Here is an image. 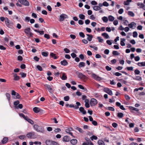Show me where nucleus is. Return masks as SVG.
<instances>
[{"mask_svg":"<svg viewBox=\"0 0 145 145\" xmlns=\"http://www.w3.org/2000/svg\"><path fill=\"white\" fill-rule=\"evenodd\" d=\"M69 96H65L64 98V100L65 101H67L69 100Z\"/></svg>","mask_w":145,"mask_h":145,"instance_id":"nucleus-48","label":"nucleus"},{"mask_svg":"<svg viewBox=\"0 0 145 145\" xmlns=\"http://www.w3.org/2000/svg\"><path fill=\"white\" fill-rule=\"evenodd\" d=\"M102 35L104 37L108 39L109 38V36L108 34L106 33H104L102 34Z\"/></svg>","mask_w":145,"mask_h":145,"instance_id":"nucleus-24","label":"nucleus"},{"mask_svg":"<svg viewBox=\"0 0 145 145\" xmlns=\"http://www.w3.org/2000/svg\"><path fill=\"white\" fill-rule=\"evenodd\" d=\"M23 107V105L22 104H20L19 105L16 107V108H19L20 109H21Z\"/></svg>","mask_w":145,"mask_h":145,"instance_id":"nucleus-63","label":"nucleus"},{"mask_svg":"<svg viewBox=\"0 0 145 145\" xmlns=\"http://www.w3.org/2000/svg\"><path fill=\"white\" fill-rule=\"evenodd\" d=\"M123 114L121 112H119L118 113L117 116L119 118H121L123 116Z\"/></svg>","mask_w":145,"mask_h":145,"instance_id":"nucleus-32","label":"nucleus"},{"mask_svg":"<svg viewBox=\"0 0 145 145\" xmlns=\"http://www.w3.org/2000/svg\"><path fill=\"white\" fill-rule=\"evenodd\" d=\"M26 136L27 138L30 139H34L36 138V136L35 135V133L34 132H29L26 134Z\"/></svg>","mask_w":145,"mask_h":145,"instance_id":"nucleus-2","label":"nucleus"},{"mask_svg":"<svg viewBox=\"0 0 145 145\" xmlns=\"http://www.w3.org/2000/svg\"><path fill=\"white\" fill-rule=\"evenodd\" d=\"M47 8L48 10L50 12H51L52 11V8L50 6V5H48L47 6Z\"/></svg>","mask_w":145,"mask_h":145,"instance_id":"nucleus-64","label":"nucleus"},{"mask_svg":"<svg viewBox=\"0 0 145 145\" xmlns=\"http://www.w3.org/2000/svg\"><path fill=\"white\" fill-rule=\"evenodd\" d=\"M25 120L27 121L29 123L31 124H34L33 121L32 120L28 118L27 117L26 118Z\"/></svg>","mask_w":145,"mask_h":145,"instance_id":"nucleus-31","label":"nucleus"},{"mask_svg":"<svg viewBox=\"0 0 145 145\" xmlns=\"http://www.w3.org/2000/svg\"><path fill=\"white\" fill-rule=\"evenodd\" d=\"M33 110L35 113H37L40 111V109L37 107H35L33 108Z\"/></svg>","mask_w":145,"mask_h":145,"instance_id":"nucleus-19","label":"nucleus"},{"mask_svg":"<svg viewBox=\"0 0 145 145\" xmlns=\"http://www.w3.org/2000/svg\"><path fill=\"white\" fill-rule=\"evenodd\" d=\"M106 70L108 71H110L111 69H112V68L111 67H110L109 66H106Z\"/></svg>","mask_w":145,"mask_h":145,"instance_id":"nucleus-61","label":"nucleus"},{"mask_svg":"<svg viewBox=\"0 0 145 145\" xmlns=\"http://www.w3.org/2000/svg\"><path fill=\"white\" fill-rule=\"evenodd\" d=\"M61 131L60 128H57L55 129L54 131L56 133H57L58 132L60 131Z\"/></svg>","mask_w":145,"mask_h":145,"instance_id":"nucleus-45","label":"nucleus"},{"mask_svg":"<svg viewBox=\"0 0 145 145\" xmlns=\"http://www.w3.org/2000/svg\"><path fill=\"white\" fill-rule=\"evenodd\" d=\"M33 128L37 132L43 133L44 131V129L43 127L37 125H34Z\"/></svg>","mask_w":145,"mask_h":145,"instance_id":"nucleus-1","label":"nucleus"},{"mask_svg":"<svg viewBox=\"0 0 145 145\" xmlns=\"http://www.w3.org/2000/svg\"><path fill=\"white\" fill-rule=\"evenodd\" d=\"M93 9L95 10H100L101 9V8L98 6H95L93 7Z\"/></svg>","mask_w":145,"mask_h":145,"instance_id":"nucleus-27","label":"nucleus"},{"mask_svg":"<svg viewBox=\"0 0 145 145\" xmlns=\"http://www.w3.org/2000/svg\"><path fill=\"white\" fill-rule=\"evenodd\" d=\"M76 74L77 75L78 77L80 79L82 78H85L86 77L82 73L78 71H77L76 72Z\"/></svg>","mask_w":145,"mask_h":145,"instance_id":"nucleus-8","label":"nucleus"},{"mask_svg":"<svg viewBox=\"0 0 145 145\" xmlns=\"http://www.w3.org/2000/svg\"><path fill=\"white\" fill-rule=\"evenodd\" d=\"M42 55L44 56V57H47L48 56V52H42Z\"/></svg>","mask_w":145,"mask_h":145,"instance_id":"nucleus-40","label":"nucleus"},{"mask_svg":"<svg viewBox=\"0 0 145 145\" xmlns=\"http://www.w3.org/2000/svg\"><path fill=\"white\" fill-rule=\"evenodd\" d=\"M104 53L108 55L109 52V50L108 49H106L104 51Z\"/></svg>","mask_w":145,"mask_h":145,"instance_id":"nucleus-56","label":"nucleus"},{"mask_svg":"<svg viewBox=\"0 0 145 145\" xmlns=\"http://www.w3.org/2000/svg\"><path fill=\"white\" fill-rule=\"evenodd\" d=\"M76 104L77 105L76 106H74V108L75 109H78L79 108V106L81 105V104L80 103L77 102L76 103Z\"/></svg>","mask_w":145,"mask_h":145,"instance_id":"nucleus-23","label":"nucleus"},{"mask_svg":"<svg viewBox=\"0 0 145 145\" xmlns=\"http://www.w3.org/2000/svg\"><path fill=\"white\" fill-rule=\"evenodd\" d=\"M50 56H52V57H54V59H56L57 58V57L56 56V54L53 53H50Z\"/></svg>","mask_w":145,"mask_h":145,"instance_id":"nucleus-41","label":"nucleus"},{"mask_svg":"<svg viewBox=\"0 0 145 145\" xmlns=\"http://www.w3.org/2000/svg\"><path fill=\"white\" fill-rule=\"evenodd\" d=\"M24 32L27 36L28 35L29 33L31 32V29L30 27H27L24 30Z\"/></svg>","mask_w":145,"mask_h":145,"instance_id":"nucleus-12","label":"nucleus"},{"mask_svg":"<svg viewBox=\"0 0 145 145\" xmlns=\"http://www.w3.org/2000/svg\"><path fill=\"white\" fill-rule=\"evenodd\" d=\"M102 19L103 21L105 22L106 23L108 21V18L104 16L102 17Z\"/></svg>","mask_w":145,"mask_h":145,"instance_id":"nucleus-33","label":"nucleus"},{"mask_svg":"<svg viewBox=\"0 0 145 145\" xmlns=\"http://www.w3.org/2000/svg\"><path fill=\"white\" fill-rule=\"evenodd\" d=\"M123 10L122 8H120L118 11V13L119 14H122L123 12Z\"/></svg>","mask_w":145,"mask_h":145,"instance_id":"nucleus-62","label":"nucleus"},{"mask_svg":"<svg viewBox=\"0 0 145 145\" xmlns=\"http://www.w3.org/2000/svg\"><path fill=\"white\" fill-rule=\"evenodd\" d=\"M140 57L138 56H137L135 57V60L136 61H138L140 60Z\"/></svg>","mask_w":145,"mask_h":145,"instance_id":"nucleus-50","label":"nucleus"},{"mask_svg":"<svg viewBox=\"0 0 145 145\" xmlns=\"http://www.w3.org/2000/svg\"><path fill=\"white\" fill-rule=\"evenodd\" d=\"M6 96L7 97V98L8 99V101H9L10 99V94L9 93H6Z\"/></svg>","mask_w":145,"mask_h":145,"instance_id":"nucleus-55","label":"nucleus"},{"mask_svg":"<svg viewBox=\"0 0 145 145\" xmlns=\"http://www.w3.org/2000/svg\"><path fill=\"white\" fill-rule=\"evenodd\" d=\"M20 74L21 75L22 77L25 78L26 76V74L23 72H21L20 73Z\"/></svg>","mask_w":145,"mask_h":145,"instance_id":"nucleus-38","label":"nucleus"},{"mask_svg":"<svg viewBox=\"0 0 145 145\" xmlns=\"http://www.w3.org/2000/svg\"><path fill=\"white\" fill-rule=\"evenodd\" d=\"M70 139L69 136H66L63 138V141L64 142H68L70 141Z\"/></svg>","mask_w":145,"mask_h":145,"instance_id":"nucleus-11","label":"nucleus"},{"mask_svg":"<svg viewBox=\"0 0 145 145\" xmlns=\"http://www.w3.org/2000/svg\"><path fill=\"white\" fill-rule=\"evenodd\" d=\"M60 63L63 66L67 65L68 64V63L65 59H64L63 61H61Z\"/></svg>","mask_w":145,"mask_h":145,"instance_id":"nucleus-15","label":"nucleus"},{"mask_svg":"<svg viewBox=\"0 0 145 145\" xmlns=\"http://www.w3.org/2000/svg\"><path fill=\"white\" fill-rule=\"evenodd\" d=\"M104 91L109 95H111L112 94V91L108 88H105L104 89Z\"/></svg>","mask_w":145,"mask_h":145,"instance_id":"nucleus-9","label":"nucleus"},{"mask_svg":"<svg viewBox=\"0 0 145 145\" xmlns=\"http://www.w3.org/2000/svg\"><path fill=\"white\" fill-rule=\"evenodd\" d=\"M46 144L47 145H58V144L56 142L50 140H46Z\"/></svg>","mask_w":145,"mask_h":145,"instance_id":"nucleus-3","label":"nucleus"},{"mask_svg":"<svg viewBox=\"0 0 145 145\" xmlns=\"http://www.w3.org/2000/svg\"><path fill=\"white\" fill-rule=\"evenodd\" d=\"M132 110L136 111L137 112L139 110V109L138 108H135V107H131V108H130Z\"/></svg>","mask_w":145,"mask_h":145,"instance_id":"nucleus-59","label":"nucleus"},{"mask_svg":"<svg viewBox=\"0 0 145 145\" xmlns=\"http://www.w3.org/2000/svg\"><path fill=\"white\" fill-rule=\"evenodd\" d=\"M108 19L109 21L112 22L114 20V18L113 16L110 15L108 16Z\"/></svg>","mask_w":145,"mask_h":145,"instance_id":"nucleus-34","label":"nucleus"},{"mask_svg":"<svg viewBox=\"0 0 145 145\" xmlns=\"http://www.w3.org/2000/svg\"><path fill=\"white\" fill-rule=\"evenodd\" d=\"M79 18L82 20H84L85 19V16L82 14H80L79 15Z\"/></svg>","mask_w":145,"mask_h":145,"instance_id":"nucleus-35","label":"nucleus"},{"mask_svg":"<svg viewBox=\"0 0 145 145\" xmlns=\"http://www.w3.org/2000/svg\"><path fill=\"white\" fill-rule=\"evenodd\" d=\"M134 72L136 74H139L140 73V71L137 69L135 70Z\"/></svg>","mask_w":145,"mask_h":145,"instance_id":"nucleus-52","label":"nucleus"},{"mask_svg":"<svg viewBox=\"0 0 145 145\" xmlns=\"http://www.w3.org/2000/svg\"><path fill=\"white\" fill-rule=\"evenodd\" d=\"M44 86L48 90V91L50 93H52L53 89L52 85H50L48 84H45L44 85Z\"/></svg>","mask_w":145,"mask_h":145,"instance_id":"nucleus-5","label":"nucleus"},{"mask_svg":"<svg viewBox=\"0 0 145 145\" xmlns=\"http://www.w3.org/2000/svg\"><path fill=\"white\" fill-rule=\"evenodd\" d=\"M61 78L63 80H65L67 79V77L65 73L64 72L62 73V76Z\"/></svg>","mask_w":145,"mask_h":145,"instance_id":"nucleus-17","label":"nucleus"},{"mask_svg":"<svg viewBox=\"0 0 145 145\" xmlns=\"http://www.w3.org/2000/svg\"><path fill=\"white\" fill-rule=\"evenodd\" d=\"M125 41V39L124 38L121 39L120 44L122 46H124L125 45L124 42Z\"/></svg>","mask_w":145,"mask_h":145,"instance_id":"nucleus-18","label":"nucleus"},{"mask_svg":"<svg viewBox=\"0 0 145 145\" xmlns=\"http://www.w3.org/2000/svg\"><path fill=\"white\" fill-rule=\"evenodd\" d=\"M80 111L83 114H85L86 113V111L84 110V108L82 107H81L79 109Z\"/></svg>","mask_w":145,"mask_h":145,"instance_id":"nucleus-14","label":"nucleus"},{"mask_svg":"<svg viewBox=\"0 0 145 145\" xmlns=\"http://www.w3.org/2000/svg\"><path fill=\"white\" fill-rule=\"evenodd\" d=\"M128 14L131 17H134L135 16L134 13L132 11H129L128 12Z\"/></svg>","mask_w":145,"mask_h":145,"instance_id":"nucleus-28","label":"nucleus"},{"mask_svg":"<svg viewBox=\"0 0 145 145\" xmlns=\"http://www.w3.org/2000/svg\"><path fill=\"white\" fill-rule=\"evenodd\" d=\"M20 116L21 117H22L25 119L26 120V118H27V117H25V115L22 113H20L19 114Z\"/></svg>","mask_w":145,"mask_h":145,"instance_id":"nucleus-47","label":"nucleus"},{"mask_svg":"<svg viewBox=\"0 0 145 145\" xmlns=\"http://www.w3.org/2000/svg\"><path fill=\"white\" fill-rule=\"evenodd\" d=\"M37 68L40 71H42V68L39 65H37Z\"/></svg>","mask_w":145,"mask_h":145,"instance_id":"nucleus-51","label":"nucleus"},{"mask_svg":"<svg viewBox=\"0 0 145 145\" xmlns=\"http://www.w3.org/2000/svg\"><path fill=\"white\" fill-rule=\"evenodd\" d=\"M97 39L98 40V42H99L102 43L103 41V40L100 37H97Z\"/></svg>","mask_w":145,"mask_h":145,"instance_id":"nucleus-37","label":"nucleus"},{"mask_svg":"<svg viewBox=\"0 0 145 145\" xmlns=\"http://www.w3.org/2000/svg\"><path fill=\"white\" fill-rule=\"evenodd\" d=\"M99 145H105L104 142L101 140H99L98 142Z\"/></svg>","mask_w":145,"mask_h":145,"instance_id":"nucleus-36","label":"nucleus"},{"mask_svg":"<svg viewBox=\"0 0 145 145\" xmlns=\"http://www.w3.org/2000/svg\"><path fill=\"white\" fill-rule=\"evenodd\" d=\"M128 26L129 28L133 29L136 27V24L134 22H132L129 24Z\"/></svg>","mask_w":145,"mask_h":145,"instance_id":"nucleus-10","label":"nucleus"},{"mask_svg":"<svg viewBox=\"0 0 145 145\" xmlns=\"http://www.w3.org/2000/svg\"><path fill=\"white\" fill-rule=\"evenodd\" d=\"M8 140V138L7 137H4L3 138V140L2 141V143L3 144H5L7 142Z\"/></svg>","mask_w":145,"mask_h":145,"instance_id":"nucleus-21","label":"nucleus"},{"mask_svg":"<svg viewBox=\"0 0 145 145\" xmlns=\"http://www.w3.org/2000/svg\"><path fill=\"white\" fill-rule=\"evenodd\" d=\"M87 36H88V37L87 38V39L89 41H91L92 40V39L93 37V36L92 35H89L88 34H86Z\"/></svg>","mask_w":145,"mask_h":145,"instance_id":"nucleus-16","label":"nucleus"},{"mask_svg":"<svg viewBox=\"0 0 145 145\" xmlns=\"http://www.w3.org/2000/svg\"><path fill=\"white\" fill-rule=\"evenodd\" d=\"M64 51L66 53H69L70 52V50L67 48H65L64 49Z\"/></svg>","mask_w":145,"mask_h":145,"instance_id":"nucleus-46","label":"nucleus"},{"mask_svg":"<svg viewBox=\"0 0 145 145\" xmlns=\"http://www.w3.org/2000/svg\"><path fill=\"white\" fill-rule=\"evenodd\" d=\"M91 3L93 5H96L97 4V3L95 1H91Z\"/></svg>","mask_w":145,"mask_h":145,"instance_id":"nucleus-58","label":"nucleus"},{"mask_svg":"<svg viewBox=\"0 0 145 145\" xmlns=\"http://www.w3.org/2000/svg\"><path fill=\"white\" fill-rule=\"evenodd\" d=\"M18 1L22 4L26 6L29 5V2L27 0H18Z\"/></svg>","mask_w":145,"mask_h":145,"instance_id":"nucleus-4","label":"nucleus"},{"mask_svg":"<svg viewBox=\"0 0 145 145\" xmlns=\"http://www.w3.org/2000/svg\"><path fill=\"white\" fill-rule=\"evenodd\" d=\"M137 33L136 31H134L133 33V36L134 37H137Z\"/></svg>","mask_w":145,"mask_h":145,"instance_id":"nucleus-42","label":"nucleus"},{"mask_svg":"<svg viewBox=\"0 0 145 145\" xmlns=\"http://www.w3.org/2000/svg\"><path fill=\"white\" fill-rule=\"evenodd\" d=\"M25 136L24 135H21L19 136V138L21 139H23L25 138Z\"/></svg>","mask_w":145,"mask_h":145,"instance_id":"nucleus-60","label":"nucleus"},{"mask_svg":"<svg viewBox=\"0 0 145 145\" xmlns=\"http://www.w3.org/2000/svg\"><path fill=\"white\" fill-rule=\"evenodd\" d=\"M135 79L139 80H142L141 78L139 76H136V78Z\"/></svg>","mask_w":145,"mask_h":145,"instance_id":"nucleus-49","label":"nucleus"},{"mask_svg":"<svg viewBox=\"0 0 145 145\" xmlns=\"http://www.w3.org/2000/svg\"><path fill=\"white\" fill-rule=\"evenodd\" d=\"M90 138L91 139V140H93V139L95 140H97V137L96 136L93 135L90 137Z\"/></svg>","mask_w":145,"mask_h":145,"instance_id":"nucleus-43","label":"nucleus"},{"mask_svg":"<svg viewBox=\"0 0 145 145\" xmlns=\"http://www.w3.org/2000/svg\"><path fill=\"white\" fill-rule=\"evenodd\" d=\"M97 103V101L95 99L93 98L91 99L90 103L91 106H95Z\"/></svg>","mask_w":145,"mask_h":145,"instance_id":"nucleus-6","label":"nucleus"},{"mask_svg":"<svg viewBox=\"0 0 145 145\" xmlns=\"http://www.w3.org/2000/svg\"><path fill=\"white\" fill-rule=\"evenodd\" d=\"M68 18L67 16L65 14H62L59 17V21H63L65 19Z\"/></svg>","mask_w":145,"mask_h":145,"instance_id":"nucleus-7","label":"nucleus"},{"mask_svg":"<svg viewBox=\"0 0 145 145\" xmlns=\"http://www.w3.org/2000/svg\"><path fill=\"white\" fill-rule=\"evenodd\" d=\"M76 129L77 130H78L80 133H83V130L80 128L79 127H77L76 128Z\"/></svg>","mask_w":145,"mask_h":145,"instance_id":"nucleus-53","label":"nucleus"},{"mask_svg":"<svg viewBox=\"0 0 145 145\" xmlns=\"http://www.w3.org/2000/svg\"><path fill=\"white\" fill-rule=\"evenodd\" d=\"M73 129L71 127L68 128V129H66L65 130V131L66 133H69V134L71 135L73 137L72 133L70 132V131H72Z\"/></svg>","mask_w":145,"mask_h":145,"instance_id":"nucleus-13","label":"nucleus"},{"mask_svg":"<svg viewBox=\"0 0 145 145\" xmlns=\"http://www.w3.org/2000/svg\"><path fill=\"white\" fill-rule=\"evenodd\" d=\"M103 5L105 7H108L109 5V4L106 1H105L103 3Z\"/></svg>","mask_w":145,"mask_h":145,"instance_id":"nucleus-44","label":"nucleus"},{"mask_svg":"<svg viewBox=\"0 0 145 145\" xmlns=\"http://www.w3.org/2000/svg\"><path fill=\"white\" fill-rule=\"evenodd\" d=\"M79 34L80 36L81 37H82L83 38L84 37L85 35L83 33H82V32H80L79 33Z\"/></svg>","mask_w":145,"mask_h":145,"instance_id":"nucleus-57","label":"nucleus"},{"mask_svg":"<svg viewBox=\"0 0 145 145\" xmlns=\"http://www.w3.org/2000/svg\"><path fill=\"white\" fill-rule=\"evenodd\" d=\"M119 29L121 30H124L125 32H127V27H125V28L123 27L122 25H121L120 26L119 28Z\"/></svg>","mask_w":145,"mask_h":145,"instance_id":"nucleus-29","label":"nucleus"},{"mask_svg":"<svg viewBox=\"0 0 145 145\" xmlns=\"http://www.w3.org/2000/svg\"><path fill=\"white\" fill-rule=\"evenodd\" d=\"M77 142V140L76 139H73L71 140V143L73 145L76 144Z\"/></svg>","mask_w":145,"mask_h":145,"instance_id":"nucleus-22","label":"nucleus"},{"mask_svg":"<svg viewBox=\"0 0 145 145\" xmlns=\"http://www.w3.org/2000/svg\"><path fill=\"white\" fill-rule=\"evenodd\" d=\"M138 65L139 66H145V61L144 62H139L138 63Z\"/></svg>","mask_w":145,"mask_h":145,"instance_id":"nucleus-30","label":"nucleus"},{"mask_svg":"<svg viewBox=\"0 0 145 145\" xmlns=\"http://www.w3.org/2000/svg\"><path fill=\"white\" fill-rule=\"evenodd\" d=\"M112 54L114 55H118L120 54L117 51H114L112 52Z\"/></svg>","mask_w":145,"mask_h":145,"instance_id":"nucleus-39","label":"nucleus"},{"mask_svg":"<svg viewBox=\"0 0 145 145\" xmlns=\"http://www.w3.org/2000/svg\"><path fill=\"white\" fill-rule=\"evenodd\" d=\"M137 5L138 6H140V8H143L145 6L144 5L143 3H137Z\"/></svg>","mask_w":145,"mask_h":145,"instance_id":"nucleus-26","label":"nucleus"},{"mask_svg":"<svg viewBox=\"0 0 145 145\" xmlns=\"http://www.w3.org/2000/svg\"><path fill=\"white\" fill-rule=\"evenodd\" d=\"M14 80H18L20 79L19 77L16 74H15L14 75Z\"/></svg>","mask_w":145,"mask_h":145,"instance_id":"nucleus-25","label":"nucleus"},{"mask_svg":"<svg viewBox=\"0 0 145 145\" xmlns=\"http://www.w3.org/2000/svg\"><path fill=\"white\" fill-rule=\"evenodd\" d=\"M18 61H22L23 60L22 57L20 56H18Z\"/></svg>","mask_w":145,"mask_h":145,"instance_id":"nucleus-54","label":"nucleus"},{"mask_svg":"<svg viewBox=\"0 0 145 145\" xmlns=\"http://www.w3.org/2000/svg\"><path fill=\"white\" fill-rule=\"evenodd\" d=\"M85 66V63L82 62H80L79 63V64L78 65V66L79 68H80L82 67H84Z\"/></svg>","mask_w":145,"mask_h":145,"instance_id":"nucleus-20","label":"nucleus"}]
</instances>
